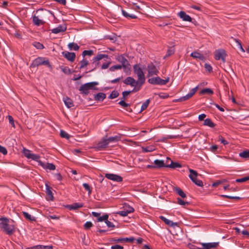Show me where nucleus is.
Here are the masks:
<instances>
[{"label": "nucleus", "mask_w": 249, "mask_h": 249, "mask_svg": "<svg viewBox=\"0 0 249 249\" xmlns=\"http://www.w3.org/2000/svg\"><path fill=\"white\" fill-rule=\"evenodd\" d=\"M0 229L7 234L11 235L15 231V226L12 224L14 221L6 217L0 218Z\"/></svg>", "instance_id": "1"}, {"label": "nucleus", "mask_w": 249, "mask_h": 249, "mask_svg": "<svg viewBox=\"0 0 249 249\" xmlns=\"http://www.w3.org/2000/svg\"><path fill=\"white\" fill-rule=\"evenodd\" d=\"M39 11L42 12V13L37 16L34 15L32 18L33 23L37 26L44 24L45 21H44V19L52 14L51 12L48 10H38L37 12Z\"/></svg>", "instance_id": "2"}, {"label": "nucleus", "mask_w": 249, "mask_h": 249, "mask_svg": "<svg viewBox=\"0 0 249 249\" xmlns=\"http://www.w3.org/2000/svg\"><path fill=\"white\" fill-rule=\"evenodd\" d=\"M40 65H46L48 67H51L49 60L45 57H38L34 60L30 67L31 68H35Z\"/></svg>", "instance_id": "3"}, {"label": "nucleus", "mask_w": 249, "mask_h": 249, "mask_svg": "<svg viewBox=\"0 0 249 249\" xmlns=\"http://www.w3.org/2000/svg\"><path fill=\"white\" fill-rule=\"evenodd\" d=\"M134 72L138 77V81L139 85L142 86L145 82V78L144 73L142 69L140 67L139 65H135L133 66Z\"/></svg>", "instance_id": "4"}, {"label": "nucleus", "mask_w": 249, "mask_h": 249, "mask_svg": "<svg viewBox=\"0 0 249 249\" xmlns=\"http://www.w3.org/2000/svg\"><path fill=\"white\" fill-rule=\"evenodd\" d=\"M124 83L126 85H129L132 87H134L133 89L132 90L133 92H135L139 91L142 86L139 85L138 81H136L133 78L131 77H127L124 81Z\"/></svg>", "instance_id": "5"}, {"label": "nucleus", "mask_w": 249, "mask_h": 249, "mask_svg": "<svg viewBox=\"0 0 249 249\" xmlns=\"http://www.w3.org/2000/svg\"><path fill=\"white\" fill-rule=\"evenodd\" d=\"M98 85V83L97 82L87 83L82 85L80 86L79 90L82 94L87 95L89 93V90L90 89H94V87Z\"/></svg>", "instance_id": "6"}, {"label": "nucleus", "mask_w": 249, "mask_h": 249, "mask_svg": "<svg viewBox=\"0 0 249 249\" xmlns=\"http://www.w3.org/2000/svg\"><path fill=\"white\" fill-rule=\"evenodd\" d=\"M117 60L118 62L121 63L122 65H121L124 70L125 72H127L130 70V65L128 61V60L123 55L118 56L117 58Z\"/></svg>", "instance_id": "7"}, {"label": "nucleus", "mask_w": 249, "mask_h": 249, "mask_svg": "<svg viewBox=\"0 0 249 249\" xmlns=\"http://www.w3.org/2000/svg\"><path fill=\"white\" fill-rule=\"evenodd\" d=\"M169 78L163 80L159 77H156L149 79L148 81L149 83L153 85H164L169 82Z\"/></svg>", "instance_id": "8"}, {"label": "nucleus", "mask_w": 249, "mask_h": 249, "mask_svg": "<svg viewBox=\"0 0 249 249\" xmlns=\"http://www.w3.org/2000/svg\"><path fill=\"white\" fill-rule=\"evenodd\" d=\"M189 172L190 173L189 178L192 181L198 186H202V181L197 179V176L198 175L197 173L193 169H189Z\"/></svg>", "instance_id": "9"}, {"label": "nucleus", "mask_w": 249, "mask_h": 249, "mask_svg": "<svg viewBox=\"0 0 249 249\" xmlns=\"http://www.w3.org/2000/svg\"><path fill=\"white\" fill-rule=\"evenodd\" d=\"M227 54L226 52L224 50H218L215 52L214 58L216 60L221 59L224 63L226 61V56Z\"/></svg>", "instance_id": "10"}, {"label": "nucleus", "mask_w": 249, "mask_h": 249, "mask_svg": "<svg viewBox=\"0 0 249 249\" xmlns=\"http://www.w3.org/2000/svg\"><path fill=\"white\" fill-rule=\"evenodd\" d=\"M198 88L199 86H197L196 87L192 89L189 93H188L184 96L180 97L178 100V101L179 102H182L188 100L195 94V93L197 91Z\"/></svg>", "instance_id": "11"}, {"label": "nucleus", "mask_w": 249, "mask_h": 249, "mask_svg": "<svg viewBox=\"0 0 249 249\" xmlns=\"http://www.w3.org/2000/svg\"><path fill=\"white\" fill-rule=\"evenodd\" d=\"M148 76H151L154 75H157L159 71L153 63H149L147 65Z\"/></svg>", "instance_id": "12"}, {"label": "nucleus", "mask_w": 249, "mask_h": 249, "mask_svg": "<svg viewBox=\"0 0 249 249\" xmlns=\"http://www.w3.org/2000/svg\"><path fill=\"white\" fill-rule=\"evenodd\" d=\"M108 143L106 139L103 138L101 141H100L94 147V148L97 150H102L105 149L108 146Z\"/></svg>", "instance_id": "13"}, {"label": "nucleus", "mask_w": 249, "mask_h": 249, "mask_svg": "<svg viewBox=\"0 0 249 249\" xmlns=\"http://www.w3.org/2000/svg\"><path fill=\"white\" fill-rule=\"evenodd\" d=\"M105 177L108 179L116 182H120L123 180V178L121 176L116 174L107 173L105 174Z\"/></svg>", "instance_id": "14"}, {"label": "nucleus", "mask_w": 249, "mask_h": 249, "mask_svg": "<svg viewBox=\"0 0 249 249\" xmlns=\"http://www.w3.org/2000/svg\"><path fill=\"white\" fill-rule=\"evenodd\" d=\"M63 56L68 60L71 62H73L75 58V54L74 53L64 51L62 53Z\"/></svg>", "instance_id": "15"}, {"label": "nucleus", "mask_w": 249, "mask_h": 249, "mask_svg": "<svg viewBox=\"0 0 249 249\" xmlns=\"http://www.w3.org/2000/svg\"><path fill=\"white\" fill-rule=\"evenodd\" d=\"M67 30V26L65 24L59 25L57 27L51 30L52 33L57 34L64 32Z\"/></svg>", "instance_id": "16"}, {"label": "nucleus", "mask_w": 249, "mask_h": 249, "mask_svg": "<svg viewBox=\"0 0 249 249\" xmlns=\"http://www.w3.org/2000/svg\"><path fill=\"white\" fill-rule=\"evenodd\" d=\"M108 55L105 54H98L96 57H94L92 59L93 63L92 65L93 66L96 67V66L98 65V61L101 60L103 58H107Z\"/></svg>", "instance_id": "17"}, {"label": "nucleus", "mask_w": 249, "mask_h": 249, "mask_svg": "<svg viewBox=\"0 0 249 249\" xmlns=\"http://www.w3.org/2000/svg\"><path fill=\"white\" fill-rule=\"evenodd\" d=\"M178 15L183 21L189 22L192 21V18L190 16L187 15L184 11L179 12Z\"/></svg>", "instance_id": "18"}, {"label": "nucleus", "mask_w": 249, "mask_h": 249, "mask_svg": "<svg viewBox=\"0 0 249 249\" xmlns=\"http://www.w3.org/2000/svg\"><path fill=\"white\" fill-rule=\"evenodd\" d=\"M160 218L163 221L166 225L172 227H175L176 226H178V223L176 222H173V221H171L169 219H167L166 217H165L163 216H160Z\"/></svg>", "instance_id": "19"}, {"label": "nucleus", "mask_w": 249, "mask_h": 249, "mask_svg": "<svg viewBox=\"0 0 249 249\" xmlns=\"http://www.w3.org/2000/svg\"><path fill=\"white\" fill-rule=\"evenodd\" d=\"M168 160H170L171 163L170 164H167L166 165V167L171 168H180L181 167V165L178 162H174L173 161L171 160L170 158H167V162Z\"/></svg>", "instance_id": "20"}, {"label": "nucleus", "mask_w": 249, "mask_h": 249, "mask_svg": "<svg viewBox=\"0 0 249 249\" xmlns=\"http://www.w3.org/2000/svg\"><path fill=\"white\" fill-rule=\"evenodd\" d=\"M135 240L134 238L133 237H131L129 238H118V239H114L113 240L114 241L116 242H130L132 243Z\"/></svg>", "instance_id": "21"}, {"label": "nucleus", "mask_w": 249, "mask_h": 249, "mask_svg": "<svg viewBox=\"0 0 249 249\" xmlns=\"http://www.w3.org/2000/svg\"><path fill=\"white\" fill-rule=\"evenodd\" d=\"M63 101L66 106L68 108H71L74 106L72 100L68 97H64Z\"/></svg>", "instance_id": "22"}, {"label": "nucleus", "mask_w": 249, "mask_h": 249, "mask_svg": "<svg viewBox=\"0 0 249 249\" xmlns=\"http://www.w3.org/2000/svg\"><path fill=\"white\" fill-rule=\"evenodd\" d=\"M154 163L155 164V167L157 168L166 167V165L162 160H156L154 161Z\"/></svg>", "instance_id": "23"}, {"label": "nucleus", "mask_w": 249, "mask_h": 249, "mask_svg": "<svg viewBox=\"0 0 249 249\" xmlns=\"http://www.w3.org/2000/svg\"><path fill=\"white\" fill-rule=\"evenodd\" d=\"M26 249H53L51 246H42L37 245L31 248H28Z\"/></svg>", "instance_id": "24"}, {"label": "nucleus", "mask_w": 249, "mask_h": 249, "mask_svg": "<svg viewBox=\"0 0 249 249\" xmlns=\"http://www.w3.org/2000/svg\"><path fill=\"white\" fill-rule=\"evenodd\" d=\"M106 94L102 92L97 93L95 95L94 98L95 100L103 101L106 98Z\"/></svg>", "instance_id": "25"}, {"label": "nucleus", "mask_w": 249, "mask_h": 249, "mask_svg": "<svg viewBox=\"0 0 249 249\" xmlns=\"http://www.w3.org/2000/svg\"><path fill=\"white\" fill-rule=\"evenodd\" d=\"M106 139L109 144L110 143L115 142L119 141L120 139V137L116 136L114 137H110L109 138L106 137Z\"/></svg>", "instance_id": "26"}, {"label": "nucleus", "mask_w": 249, "mask_h": 249, "mask_svg": "<svg viewBox=\"0 0 249 249\" xmlns=\"http://www.w3.org/2000/svg\"><path fill=\"white\" fill-rule=\"evenodd\" d=\"M68 47L70 50L77 51L79 49V46L74 42L69 43Z\"/></svg>", "instance_id": "27"}, {"label": "nucleus", "mask_w": 249, "mask_h": 249, "mask_svg": "<svg viewBox=\"0 0 249 249\" xmlns=\"http://www.w3.org/2000/svg\"><path fill=\"white\" fill-rule=\"evenodd\" d=\"M41 165L43 167V168L48 169L51 170H54L55 169V165L52 163H47L46 164H44L41 163Z\"/></svg>", "instance_id": "28"}, {"label": "nucleus", "mask_w": 249, "mask_h": 249, "mask_svg": "<svg viewBox=\"0 0 249 249\" xmlns=\"http://www.w3.org/2000/svg\"><path fill=\"white\" fill-rule=\"evenodd\" d=\"M205 244V246H206L207 248H208V249L216 248L219 245V242H212Z\"/></svg>", "instance_id": "29"}, {"label": "nucleus", "mask_w": 249, "mask_h": 249, "mask_svg": "<svg viewBox=\"0 0 249 249\" xmlns=\"http://www.w3.org/2000/svg\"><path fill=\"white\" fill-rule=\"evenodd\" d=\"M122 13L123 15L126 18H129L134 19L137 18V16L133 14H129L127 13L125 10L122 9Z\"/></svg>", "instance_id": "30"}, {"label": "nucleus", "mask_w": 249, "mask_h": 249, "mask_svg": "<svg viewBox=\"0 0 249 249\" xmlns=\"http://www.w3.org/2000/svg\"><path fill=\"white\" fill-rule=\"evenodd\" d=\"M46 193L49 198L51 200H52L53 198V193L51 190V188L50 187V186L47 184L46 185Z\"/></svg>", "instance_id": "31"}, {"label": "nucleus", "mask_w": 249, "mask_h": 249, "mask_svg": "<svg viewBox=\"0 0 249 249\" xmlns=\"http://www.w3.org/2000/svg\"><path fill=\"white\" fill-rule=\"evenodd\" d=\"M82 203H75L70 205V208L71 210H76L79 208L83 207Z\"/></svg>", "instance_id": "32"}, {"label": "nucleus", "mask_w": 249, "mask_h": 249, "mask_svg": "<svg viewBox=\"0 0 249 249\" xmlns=\"http://www.w3.org/2000/svg\"><path fill=\"white\" fill-rule=\"evenodd\" d=\"M239 156L242 158L249 160V149L241 152L239 153Z\"/></svg>", "instance_id": "33"}, {"label": "nucleus", "mask_w": 249, "mask_h": 249, "mask_svg": "<svg viewBox=\"0 0 249 249\" xmlns=\"http://www.w3.org/2000/svg\"><path fill=\"white\" fill-rule=\"evenodd\" d=\"M204 125L209 126L211 127H213L215 126L214 124L212 122L211 120L208 118L204 120Z\"/></svg>", "instance_id": "34"}, {"label": "nucleus", "mask_w": 249, "mask_h": 249, "mask_svg": "<svg viewBox=\"0 0 249 249\" xmlns=\"http://www.w3.org/2000/svg\"><path fill=\"white\" fill-rule=\"evenodd\" d=\"M191 56L195 58H199L202 59L203 58V55L199 53L194 52L191 53Z\"/></svg>", "instance_id": "35"}, {"label": "nucleus", "mask_w": 249, "mask_h": 249, "mask_svg": "<svg viewBox=\"0 0 249 249\" xmlns=\"http://www.w3.org/2000/svg\"><path fill=\"white\" fill-rule=\"evenodd\" d=\"M213 91L209 89V88H206L201 90L200 93L201 94H213Z\"/></svg>", "instance_id": "36"}, {"label": "nucleus", "mask_w": 249, "mask_h": 249, "mask_svg": "<svg viewBox=\"0 0 249 249\" xmlns=\"http://www.w3.org/2000/svg\"><path fill=\"white\" fill-rule=\"evenodd\" d=\"M61 71L65 74H70L71 73V69L68 67H60Z\"/></svg>", "instance_id": "37"}, {"label": "nucleus", "mask_w": 249, "mask_h": 249, "mask_svg": "<svg viewBox=\"0 0 249 249\" xmlns=\"http://www.w3.org/2000/svg\"><path fill=\"white\" fill-rule=\"evenodd\" d=\"M23 215L28 220H29L30 221H34L35 220V217L33 216H32L31 215L29 214L28 213L23 212H22Z\"/></svg>", "instance_id": "38"}, {"label": "nucleus", "mask_w": 249, "mask_h": 249, "mask_svg": "<svg viewBox=\"0 0 249 249\" xmlns=\"http://www.w3.org/2000/svg\"><path fill=\"white\" fill-rule=\"evenodd\" d=\"M149 103V99L146 100L144 103H143L141 107V111H142L143 110H145L148 106Z\"/></svg>", "instance_id": "39"}, {"label": "nucleus", "mask_w": 249, "mask_h": 249, "mask_svg": "<svg viewBox=\"0 0 249 249\" xmlns=\"http://www.w3.org/2000/svg\"><path fill=\"white\" fill-rule=\"evenodd\" d=\"M176 191L177 193L178 194L179 196H180L182 198L186 197V196L185 194L183 192V191L179 188H177L176 189Z\"/></svg>", "instance_id": "40"}, {"label": "nucleus", "mask_w": 249, "mask_h": 249, "mask_svg": "<svg viewBox=\"0 0 249 249\" xmlns=\"http://www.w3.org/2000/svg\"><path fill=\"white\" fill-rule=\"evenodd\" d=\"M249 180V176H246L241 178H237L235 181L238 183H242L246 182Z\"/></svg>", "instance_id": "41"}, {"label": "nucleus", "mask_w": 249, "mask_h": 249, "mask_svg": "<svg viewBox=\"0 0 249 249\" xmlns=\"http://www.w3.org/2000/svg\"><path fill=\"white\" fill-rule=\"evenodd\" d=\"M60 134L61 137L65 138L66 139H69L70 137V135L69 134H68L66 132L62 130L60 131Z\"/></svg>", "instance_id": "42"}, {"label": "nucleus", "mask_w": 249, "mask_h": 249, "mask_svg": "<svg viewBox=\"0 0 249 249\" xmlns=\"http://www.w3.org/2000/svg\"><path fill=\"white\" fill-rule=\"evenodd\" d=\"M124 209L126 211L128 214L133 213L134 211V208L129 205H125L124 207Z\"/></svg>", "instance_id": "43"}, {"label": "nucleus", "mask_w": 249, "mask_h": 249, "mask_svg": "<svg viewBox=\"0 0 249 249\" xmlns=\"http://www.w3.org/2000/svg\"><path fill=\"white\" fill-rule=\"evenodd\" d=\"M119 95V92L117 91L113 90L109 96V99H114L117 97Z\"/></svg>", "instance_id": "44"}, {"label": "nucleus", "mask_w": 249, "mask_h": 249, "mask_svg": "<svg viewBox=\"0 0 249 249\" xmlns=\"http://www.w3.org/2000/svg\"><path fill=\"white\" fill-rule=\"evenodd\" d=\"M23 153L24 154V156L28 159H30L32 154L31 153V151L29 150L24 148L23 149Z\"/></svg>", "instance_id": "45"}, {"label": "nucleus", "mask_w": 249, "mask_h": 249, "mask_svg": "<svg viewBox=\"0 0 249 249\" xmlns=\"http://www.w3.org/2000/svg\"><path fill=\"white\" fill-rule=\"evenodd\" d=\"M80 69H82L87 66L89 64V61L85 59H83L82 60H81L80 62Z\"/></svg>", "instance_id": "46"}, {"label": "nucleus", "mask_w": 249, "mask_h": 249, "mask_svg": "<svg viewBox=\"0 0 249 249\" xmlns=\"http://www.w3.org/2000/svg\"><path fill=\"white\" fill-rule=\"evenodd\" d=\"M93 53V52L92 50H85L82 53V55L84 57L86 55L91 56Z\"/></svg>", "instance_id": "47"}, {"label": "nucleus", "mask_w": 249, "mask_h": 249, "mask_svg": "<svg viewBox=\"0 0 249 249\" xmlns=\"http://www.w3.org/2000/svg\"><path fill=\"white\" fill-rule=\"evenodd\" d=\"M33 44L37 49H43L44 48L43 44L39 42H35Z\"/></svg>", "instance_id": "48"}, {"label": "nucleus", "mask_w": 249, "mask_h": 249, "mask_svg": "<svg viewBox=\"0 0 249 249\" xmlns=\"http://www.w3.org/2000/svg\"><path fill=\"white\" fill-rule=\"evenodd\" d=\"M123 67L121 65H114L109 68L110 71H113L116 70L121 69Z\"/></svg>", "instance_id": "49"}, {"label": "nucleus", "mask_w": 249, "mask_h": 249, "mask_svg": "<svg viewBox=\"0 0 249 249\" xmlns=\"http://www.w3.org/2000/svg\"><path fill=\"white\" fill-rule=\"evenodd\" d=\"M174 49L173 47L169 48L167 52L166 55L164 56V58L170 56L174 53Z\"/></svg>", "instance_id": "50"}, {"label": "nucleus", "mask_w": 249, "mask_h": 249, "mask_svg": "<svg viewBox=\"0 0 249 249\" xmlns=\"http://www.w3.org/2000/svg\"><path fill=\"white\" fill-rule=\"evenodd\" d=\"M93 224L92 222L90 221H87L86 222L84 225V228L86 230H89V229L91 227H92Z\"/></svg>", "instance_id": "51"}, {"label": "nucleus", "mask_w": 249, "mask_h": 249, "mask_svg": "<svg viewBox=\"0 0 249 249\" xmlns=\"http://www.w3.org/2000/svg\"><path fill=\"white\" fill-rule=\"evenodd\" d=\"M108 218V215L107 214H105L102 216H99L98 218V221L99 222H102L103 221H106L107 220Z\"/></svg>", "instance_id": "52"}, {"label": "nucleus", "mask_w": 249, "mask_h": 249, "mask_svg": "<svg viewBox=\"0 0 249 249\" xmlns=\"http://www.w3.org/2000/svg\"><path fill=\"white\" fill-rule=\"evenodd\" d=\"M7 117L8 119L9 123L11 124V125L13 127L15 128V125L14 120L13 118L11 116H10V115H8Z\"/></svg>", "instance_id": "53"}, {"label": "nucleus", "mask_w": 249, "mask_h": 249, "mask_svg": "<svg viewBox=\"0 0 249 249\" xmlns=\"http://www.w3.org/2000/svg\"><path fill=\"white\" fill-rule=\"evenodd\" d=\"M83 186L85 189L89 192V194L91 193V189L88 183H84L83 184Z\"/></svg>", "instance_id": "54"}, {"label": "nucleus", "mask_w": 249, "mask_h": 249, "mask_svg": "<svg viewBox=\"0 0 249 249\" xmlns=\"http://www.w3.org/2000/svg\"><path fill=\"white\" fill-rule=\"evenodd\" d=\"M236 43H237V47L242 52H245V50L242 46L241 43L237 39H235Z\"/></svg>", "instance_id": "55"}, {"label": "nucleus", "mask_w": 249, "mask_h": 249, "mask_svg": "<svg viewBox=\"0 0 249 249\" xmlns=\"http://www.w3.org/2000/svg\"><path fill=\"white\" fill-rule=\"evenodd\" d=\"M133 92L132 91H124L123 92V97L122 98V100H125V97L128 96L130 93Z\"/></svg>", "instance_id": "56"}, {"label": "nucleus", "mask_w": 249, "mask_h": 249, "mask_svg": "<svg viewBox=\"0 0 249 249\" xmlns=\"http://www.w3.org/2000/svg\"><path fill=\"white\" fill-rule=\"evenodd\" d=\"M116 213L123 216H126L128 214V213L126 212V211L124 209L123 211L118 212Z\"/></svg>", "instance_id": "57"}, {"label": "nucleus", "mask_w": 249, "mask_h": 249, "mask_svg": "<svg viewBox=\"0 0 249 249\" xmlns=\"http://www.w3.org/2000/svg\"><path fill=\"white\" fill-rule=\"evenodd\" d=\"M119 104L124 107H126L129 106V104L126 103L124 100H122Z\"/></svg>", "instance_id": "58"}, {"label": "nucleus", "mask_w": 249, "mask_h": 249, "mask_svg": "<svg viewBox=\"0 0 249 249\" xmlns=\"http://www.w3.org/2000/svg\"><path fill=\"white\" fill-rule=\"evenodd\" d=\"M154 150V149L151 146L147 147L145 148H142V151L145 152H152Z\"/></svg>", "instance_id": "59"}, {"label": "nucleus", "mask_w": 249, "mask_h": 249, "mask_svg": "<svg viewBox=\"0 0 249 249\" xmlns=\"http://www.w3.org/2000/svg\"><path fill=\"white\" fill-rule=\"evenodd\" d=\"M30 159L37 161L39 159V156L38 155L32 153Z\"/></svg>", "instance_id": "60"}, {"label": "nucleus", "mask_w": 249, "mask_h": 249, "mask_svg": "<svg viewBox=\"0 0 249 249\" xmlns=\"http://www.w3.org/2000/svg\"><path fill=\"white\" fill-rule=\"evenodd\" d=\"M0 152L2 153L3 155H6L7 151L4 147L0 145Z\"/></svg>", "instance_id": "61"}, {"label": "nucleus", "mask_w": 249, "mask_h": 249, "mask_svg": "<svg viewBox=\"0 0 249 249\" xmlns=\"http://www.w3.org/2000/svg\"><path fill=\"white\" fill-rule=\"evenodd\" d=\"M204 67L206 71H208L209 72H211L212 71V66L209 64H205Z\"/></svg>", "instance_id": "62"}, {"label": "nucleus", "mask_w": 249, "mask_h": 249, "mask_svg": "<svg viewBox=\"0 0 249 249\" xmlns=\"http://www.w3.org/2000/svg\"><path fill=\"white\" fill-rule=\"evenodd\" d=\"M178 200V203L180 205H185L186 204H188V202H185L183 201L181 199L178 198L177 199Z\"/></svg>", "instance_id": "63"}, {"label": "nucleus", "mask_w": 249, "mask_h": 249, "mask_svg": "<svg viewBox=\"0 0 249 249\" xmlns=\"http://www.w3.org/2000/svg\"><path fill=\"white\" fill-rule=\"evenodd\" d=\"M201 247H195L194 249H208V248H207L206 246H205V243H201Z\"/></svg>", "instance_id": "64"}]
</instances>
